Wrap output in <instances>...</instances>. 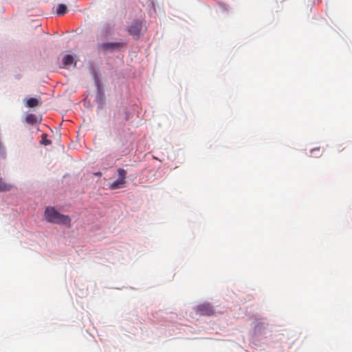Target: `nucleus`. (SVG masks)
Returning a JSON list of instances; mask_svg holds the SVG:
<instances>
[{
    "label": "nucleus",
    "mask_w": 352,
    "mask_h": 352,
    "mask_svg": "<svg viewBox=\"0 0 352 352\" xmlns=\"http://www.w3.org/2000/svg\"><path fill=\"white\" fill-rule=\"evenodd\" d=\"M47 221L52 223L63 224L71 227V219L68 215L59 213L52 207H47L44 214Z\"/></svg>",
    "instance_id": "nucleus-1"
},
{
    "label": "nucleus",
    "mask_w": 352,
    "mask_h": 352,
    "mask_svg": "<svg viewBox=\"0 0 352 352\" xmlns=\"http://www.w3.org/2000/svg\"><path fill=\"white\" fill-rule=\"evenodd\" d=\"M194 311L197 315L200 316H211L214 314V310L210 303L205 302L196 306Z\"/></svg>",
    "instance_id": "nucleus-2"
},
{
    "label": "nucleus",
    "mask_w": 352,
    "mask_h": 352,
    "mask_svg": "<svg viewBox=\"0 0 352 352\" xmlns=\"http://www.w3.org/2000/svg\"><path fill=\"white\" fill-rule=\"evenodd\" d=\"M142 28V23L140 21H134L128 28L129 34L138 38L140 35V32Z\"/></svg>",
    "instance_id": "nucleus-3"
},
{
    "label": "nucleus",
    "mask_w": 352,
    "mask_h": 352,
    "mask_svg": "<svg viewBox=\"0 0 352 352\" xmlns=\"http://www.w3.org/2000/svg\"><path fill=\"white\" fill-rule=\"evenodd\" d=\"M124 45L122 43H105L101 45V47L104 51L113 52L115 50H118Z\"/></svg>",
    "instance_id": "nucleus-4"
},
{
    "label": "nucleus",
    "mask_w": 352,
    "mask_h": 352,
    "mask_svg": "<svg viewBox=\"0 0 352 352\" xmlns=\"http://www.w3.org/2000/svg\"><path fill=\"white\" fill-rule=\"evenodd\" d=\"M63 67L69 68L70 66H76V62H74V57L70 54L64 56L62 60Z\"/></svg>",
    "instance_id": "nucleus-5"
},
{
    "label": "nucleus",
    "mask_w": 352,
    "mask_h": 352,
    "mask_svg": "<svg viewBox=\"0 0 352 352\" xmlns=\"http://www.w3.org/2000/svg\"><path fill=\"white\" fill-rule=\"evenodd\" d=\"M125 183H126V182L121 181L120 179H118L116 181L113 182L110 185V189L116 190V189L121 188L124 186Z\"/></svg>",
    "instance_id": "nucleus-6"
},
{
    "label": "nucleus",
    "mask_w": 352,
    "mask_h": 352,
    "mask_svg": "<svg viewBox=\"0 0 352 352\" xmlns=\"http://www.w3.org/2000/svg\"><path fill=\"white\" fill-rule=\"evenodd\" d=\"M41 102L34 98H30L26 101V106L28 107H34L41 105Z\"/></svg>",
    "instance_id": "nucleus-7"
},
{
    "label": "nucleus",
    "mask_w": 352,
    "mask_h": 352,
    "mask_svg": "<svg viewBox=\"0 0 352 352\" xmlns=\"http://www.w3.org/2000/svg\"><path fill=\"white\" fill-rule=\"evenodd\" d=\"M12 188V185L4 182L1 178H0V192L9 191Z\"/></svg>",
    "instance_id": "nucleus-8"
},
{
    "label": "nucleus",
    "mask_w": 352,
    "mask_h": 352,
    "mask_svg": "<svg viewBox=\"0 0 352 352\" xmlns=\"http://www.w3.org/2000/svg\"><path fill=\"white\" fill-rule=\"evenodd\" d=\"M67 12V6L65 4L60 3L56 9V14L58 15H63Z\"/></svg>",
    "instance_id": "nucleus-9"
},
{
    "label": "nucleus",
    "mask_w": 352,
    "mask_h": 352,
    "mask_svg": "<svg viewBox=\"0 0 352 352\" xmlns=\"http://www.w3.org/2000/svg\"><path fill=\"white\" fill-rule=\"evenodd\" d=\"M25 120L30 124H34L36 122V116L34 114H28L26 116Z\"/></svg>",
    "instance_id": "nucleus-10"
},
{
    "label": "nucleus",
    "mask_w": 352,
    "mask_h": 352,
    "mask_svg": "<svg viewBox=\"0 0 352 352\" xmlns=\"http://www.w3.org/2000/svg\"><path fill=\"white\" fill-rule=\"evenodd\" d=\"M118 173L119 179H120L121 181L126 182V170L123 168H120L118 169Z\"/></svg>",
    "instance_id": "nucleus-11"
},
{
    "label": "nucleus",
    "mask_w": 352,
    "mask_h": 352,
    "mask_svg": "<svg viewBox=\"0 0 352 352\" xmlns=\"http://www.w3.org/2000/svg\"><path fill=\"white\" fill-rule=\"evenodd\" d=\"M47 134H45V133H43L42 134V140L41 142V143L42 144H44V145H50V144H51V143H52L51 140H48L47 138Z\"/></svg>",
    "instance_id": "nucleus-12"
},
{
    "label": "nucleus",
    "mask_w": 352,
    "mask_h": 352,
    "mask_svg": "<svg viewBox=\"0 0 352 352\" xmlns=\"http://www.w3.org/2000/svg\"><path fill=\"white\" fill-rule=\"evenodd\" d=\"M315 152H318V154H320V148H313L311 150V153L314 154Z\"/></svg>",
    "instance_id": "nucleus-13"
},
{
    "label": "nucleus",
    "mask_w": 352,
    "mask_h": 352,
    "mask_svg": "<svg viewBox=\"0 0 352 352\" xmlns=\"http://www.w3.org/2000/svg\"><path fill=\"white\" fill-rule=\"evenodd\" d=\"M315 154H316V155H320L321 153H320V154H318V152H315Z\"/></svg>",
    "instance_id": "nucleus-14"
},
{
    "label": "nucleus",
    "mask_w": 352,
    "mask_h": 352,
    "mask_svg": "<svg viewBox=\"0 0 352 352\" xmlns=\"http://www.w3.org/2000/svg\"><path fill=\"white\" fill-rule=\"evenodd\" d=\"M96 175H101V173H97Z\"/></svg>",
    "instance_id": "nucleus-15"
}]
</instances>
